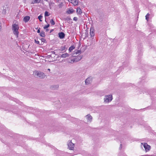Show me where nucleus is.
I'll return each mask as SVG.
<instances>
[{
  "mask_svg": "<svg viewBox=\"0 0 156 156\" xmlns=\"http://www.w3.org/2000/svg\"><path fill=\"white\" fill-rule=\"evenodd\" d=\"M19 29V27L18 25L16 23L13 24L12 26V30L13 33L17 37H18L19 32L18 30Z\"/></svg>",
  "mask_w": 156,
  "mask_h": 156,
  "instance_id": "1",
  "label": "nucleus"
},
{
  "mask_svg": "<svg viewBox=\"0 0 156 156\" xmlns=\"http://www.w3.org/2000/svg\"><path fill=\"white\" fill-rule=\"evenodd\" d=\"M34 73L35 76H37L40 78L44 79L46 76V75L43 73L39 71H34Z\"/></svg>",
  "mask_w": 156,
  "mask_h": 156,
  "instance_id": "2",
  "label": "nucleus"
},
{
  "mask_svg": "<svg viewBox=\"0 0 156 156\" xmlns=\"http://www.w3.org/2000/svg\"><path fill=\"white\" fill-rule=\"evenodd\" d=\"M74 57L73 59H72L70 60V61L69 62L71 63H73L74 62H76L80 60L83 57L82 55H78L77 56H73Z\"/></svg>",
  "mask_w": 156,
  "mask_h": 156,
  "instance_id": "3",
  "label": "nucleus"
},
{
  "mask_svg": "<svg viewBox=\"0 0 156 156\" xmlns=\"http://www.w3.org/2000/svg\"><path fill=\"white\" fill-rule=\"evenodd\" d=\"M112 95H106L104 98V102H109L112 99Z\"/></svg>",
  "mask_w": 156,
  "mask_h": 156,
  "instance_id": "4",
  "label": "nucleus"
},
{
  "mask_svg": "<svg viewBox=\"0 0 156 156\" xmlns=\"http://www.w3.org/2000/svg\"><path fill=\"white\" fill-rule=\"evenodd\" d=\"M68 147L69 149L73 150L74 149V144L71 141H70L68 143Z\"/></svg>",
  "mask_w": 156,
  "mask_h": 156,
  "instance_id": "5",
  "label": "nucleus"
},
{
  "mask_svg": "<svg viewBox=\"0 0 156 156\" xmlns=\"http://www.w3.org/2000/svg\"><path fill=\"white\" fill-rule=\"evenodd\" d=\"M143 146L144 148H145L146 151H148L150 150L151 146L150 145H148L147 143H144L143 144Z\"/></svg>",
  "mask_w": 156,
  "mask_h": 156,
  "instance_id": "6",
  "label": "nucleus"
},
{
  "mask_svg": "<svg viewBox=\"0 0 156 156\" xmlns=\"http://www.w3.org/2000/svg\"><path fill=\"white\" fill-rule=\"evenodd\" d=\"M85 117L87 120L88 122L90 123L92 121V117L90 114H88L85 116Z\"/></svg>",
  "mask_w": 156,
  "mask_h": 156,
  "instance_id": "7",
  "label": "nucleus"
},
{
  "mask_svg": "<svg viewBox=\"0 0 156 156\" xmlns=\"http://www.w3.org/2000/svg\"><path fill=\"white\" fill-rule=\"evenodd\" d=\"M90 36L92 38V37H94L95 34H94V27H91L90 30Z\"/></svg>",
  "mask_w": 156,
  "mask_h": 156,
  "instance_id": "8",
  "label": "nucleus"
},
{
  "mask_svg": "<svg viewBox=\"0 0 156 156\" xmlns=\"http://www.w3.org/2000/svg\"><path fill=\"white\" fill-rule=\"evenodd\" d=\"M92 82V78L90 77L87 78L85 80V83L86 85Z\"/></svg>",
  "mask_w": 156,
  "mask_h": 156,
  "instance_id": "9",
  "label": "nucleus"
},
{
  "mask_svg": "<svg viewBox=\"0 0 156 156\" xmlns=\"http://www.w3.org/2000/svg\"><path fill=\"white\" fill-rule=\"evenodd\" d=\"M69 2L70 1V2L73 3L74 5H77L78 3V0H68Z\"/></svg>",
  "mask_w": 156,
  "mask_h": 156,
  "instance_id": "10",
  "label": "nucleus"
},
{
  "mask_svg": "<svg viewBox=\"0 0 156 156\" xmlns=\"http://www.w3.org/2000/svg\"><path fill=\"white\" fill-rule=\"evenodd\" d=\"M65 36V34L62 32H60V33H59V34H58L59 37L60 39H62Z\"/></svg>",
  "mask_w": 156,
  "mask_h": 156,
  "instance_id": "11",
  "label": "nucleus"
},
{
  "mask_svg": "<svg viewBox=\"0 0 156 156\" xmlns=\"http://www.w3.org/2000/svg\"><path fill=\"white\" fill-rule=\"evenodd\" d=\"M30 17L29 16H25L23 19V21L25 23L28 22L30 20Z\"/></svg>",
  "mask_w": 156,
  "mask_h": 156,
  "instance_id": "12",
  "label": "nucleus"
},
{
  "mask_svg": "<svg viewBox=\"0 0 156 156\" xmlns=\"http://www.w3.org/2000/svg\"><path fill=\"white\" fill-rule=\"evenodd\" d=\"M8 9V8L6 7H4L2 11V13L3 14H5L6 13V10Z\"/></svg>",
  "mask_w": 156,
  "mask_h": 156,
  "instance_id": "13",
  "label": "nucleus"
},
{
  "mask_svg": "<svg viewBox=\"0 0 156 156\" xmlns=\"http://www.w3.org/2000/svg\"><path fill=\"white\" fill-rule=\"evenodd\" d=\"M76 12L78 14H81L82 13L81 9L80 7H78L76 9Z\"/></svg>",
  "mask_w": 156,
  "mask_h": 156,
  "instance_id": "14",
  "label": "nucleus"
},
{
  "mask_svg": "<svg viewBox=\"0 0 156 156\" xmlns=\"http://www.w3.org/2000/svg\"><path fill=\"white\" fill-rule=\"evenodd\" d=\"M65 21H67L68 23H70L71 20V19L69 17H67L64 18Z\"/></svg>",
  "mask_w": 156,
  "mask_h": 156,
  "instance_id": "15",
  "label": "nucleus"
},
{
  "mask_svg": "<svg viewBox=\"0 0 156 156\" xmlns=\"http://www.w3.org/2000/svg\"><path fill=\"white\" fill-rule=\"evenodd\" d=\"M69 56V54L67 53L63 54H62L61 56V58H65Z\"/></svg>",
  "mask_w": 156,
  "mask_h": 156,
  "instance_id": "16",
  "label": "nucleus"
},
{
  "mask_svg": "<svg viewBox=\"0 0 156 156\" xmlns=\"http://www.w3.org/2000/svg\"><path fill=\"white\" fill-rule=\"evenodd\" d=\"M58 87V85H54L52 86L51 87V88L55 90L57 89Z\"/></svg>",
  "mask_w": 156,
  "mask_h": 156,
  "instance_id": "17",
  "label": "nucleus"
},
{
  "mask_svg": "<svg viewBox=\"0 0 156 156\" xmlns=\"http://www.w3.org/2000/svg\"><path fill=\"white\" fill-rule=\"evenodd\" d=\"M40 36L43 37H44L45 36V34L44 32L42 31L40 34Z\"/></svg>",
  "mask_w": 156,
  "mask_h": 156,
  "instance_id": "18",
  "label": "nucleus"
},
{
  "mask_svg": "<svg viewBox=\"0 0 156 156\" xmlns=\"http://www.w3.org/2000/svg\"><path fill=\"white\" fill-rule=\"evenodd\" d=\"M73 12V9H69L67 11V13L68 14H71Z\"/></svg>",
  "mask_w": 156,
  "mask_h": 156,
  "instance_id": "19",
  "label": "nucleus"
},
{
  "mask_svg": "<svg viewBox=\"0 0 156 156\" xmlns=\"http://www.w3.org/2000/svg\"><path fill=\"white\" fill-rule=\"evenodd\" d=\"M75 48V47L73 45H72L69 47V52H71V51Z\"/></svg>",
  "mask_w": 156,
  "mask_h": 156,
  "instance_id": "20",
  "label": "nucleus"
},
{
  "mask_svg": "<svg viewBox=\"0 0 156 156\" xmlns=\"http://www.w3.org/2000/svg\"><path fill=\"white\" fill-rule=\"evenodd\" d=\"M41 1V0H34L32 2V3H39Z\"/></svg>",
  "mask_w": 156,
  "mask_h": 156,
  "instance_id": "21",
  "label": "nucleus"
},
{
  "mask_svg": "<svg viewBox=\"0 0 156 156\" xmlns=\"http://www.w3.org/2000/svg\"><path fill=\"white\" fill-rule=\"evenodd\" d=\"M81 51L80 50H79L77 51H75L74 54L76 55H77V54H80L81 53Z\"/></svg>",
  "mask_w": 156,
  "mask_h": 156,
  "instance_id": "22",
  "label": "nucleus"
},
{
  "mask_svg": "<svg viewBox=\"0 0 156 156\" xmlns=\"http://www.w3.org/2000/svg\"><path fill=\"white\" fill-rule=\"evenodd\" d=\"M150 15V14L149 13H148L145 16L146 19L147 21H148L149 19V17Z\"/></svg>",
  "mask_w": 156,
  "mask_h": 156,
  "instance_id": "23",
  "label": "nucleus"
},
{
  "mask_svg": "<svg viewBox=\"0 0 156 156\" xmlns=\"http://www.w3.org/2000/svg\"><path fill=\"white\" fill-rule=\"evenodd\" d=\"M50 14H49V13L47 11H45L44 13V16L45 17L48 16H49Z\"/></svg>",
  "mask_w": 156,
  "mask_h": 156,
  "instance_id": "24",
  "label": "nucleus"
},
{
  "mask_svg": "<svg viewBox=\"0 0 156 156\" xmlns=\"http://www.w3.org/2000/svg\"><path fill=\"white\" fill-rule=\"evenodd\" d=\"M50 23L52 25H54L55 24V22L53 19H51L50 21Z\"/></svg>",
  "mask_w": 156,
  "mask_h": 156,
  "instance_id": "25",
  "label": "nucleus"
},
{
  "mask_svg": "<svg viewBox=\"0 0 156 156\" xmlns=\"http://www.w3.org/2000/svg\"><path fill=\"white\" fill-rule=\"evenodd\" d=\"M42 16H41V15H40L39 16H38V19H39V20L40 21H41V22L42 21V20H41V19H42Z\"/></svg>",
  "mask_w": 156,
  "mask_h": 156,
  "instance_id": "26",
  "label": "nucleus"
},
{
  "mask_svg": "<svg viewBox=\"0 0 156 156\" xmlns=\"http://www.w3.org/2000/svg\"><path fill=\"white\" fill-rule=\"evenodd\" d=\"M65 46H62L61 48V50L62 51H63L65 50Z\"/></svg>",
  "mask_w": 156,
  "mask_h": 156,
  "instance_id": "27",
  "label": "nucleus"
},
{
  "mask_svg": "<svg viewBox=\"0 0 156 156\" xmlns=\"http://www.w3.org/2000/svg\"><path fill=\"white\" fill-rule=\"evenodd\" d=\"M62 5H63V3H62H62H61L60 4H59L58 6L59 7V8H61L62 7Z\"/></svg>",
  "mask_w": 156,
  "mask_h": 156,
  "instance_id": "28",
  "label": "nucleus"
},
{
  "mask_svg": "<svg viewBox=\"0 0 156 156\" xmlns=\"http://www.w3.org/2000/svg\"><path fill=\"white\" fill-rule=\"evenodd\" d=\"M50 26V25L49 24H48L47 25L45 26L44 27V29H46V28H48Z\"/></svg>",
  "mask_w": 156,
  "mask_h": 156,
  "instance_id": "29",
  "label": "nucleus"
},
{
  "mask_svg": "<svg viewBox=\"0 0 156 156\" xmlns=\"http://www.w3.org/2000/svg\"><path fill=\"white\" fill-rule=\"evenodd\" d=\"M41 41L43 42H45L46 41L45 39L43 38H42L41 39Z\"/></svg>",
  "mask_w": 156,
  "mask_h": 156,
  "instance_id": "30",
  "label": "nucleus"
},
{
  "mask_svg": "<svg viewBox=\"0 0 156 156\" xmlns=\"http://www.w3.org/2000/svg\"><path fill=\"white\" fill-rule=\"evenodd\" d=\"M73 20L75 21H77L78 20V18L76 17H74L73 18Z\"/></svg>",
  "mask_w": 156,
  "mask_h": 156,
  "instance_id": "31",
  "label": "nucleus"
},
{
  "mask_svg": "<svg viewBox=\"0 0 156 156\" xmlns=\"http://www.w3.org/2000/svg\"><path fill=\"white\" fill-rule=\"evenodd\" d=\"M35 42L37 44H39V41H37L36 40H35Z\"/></svg>",
  "mask_w": 156,
  "mask_h": 156,
  "instance_id": "32",
  "label": "nucleus"
},
{
  "mask_svg": "<svg viewBox=\"0 0 156 156\" xmlns=\"http://www.w3.org/2000/svg\"><path fill=\"white\" fill-rule=\"evenodd\" d=\"M122 148V144H120V146L119 147V149L121 150V149Z\"/></svg>",
  "mask_w": 156,
  "mask_h": 156,
  "instance_id": "33",
  "label": "nucleus"
},
{
  "mask_svg": "<svg viewBox=\"0 0 156 156\" xmlns=\"http://www.w3.org/2000/svg\"><path fill=\"white\" fill-rule=\"evenodd\" d=\"M40 28H39L38 29V30H37V32L38 33H40Z\"/></svg>",
  "mask_w": 156,
  "mask_h": 156,
  "instance_id": "34",
  "label": "nucleus"
},
{
  "mask_svg": "<svg viewBox=\"0 0 156 156\" xmlns=\"http://www.w3.org/2000/svg\"><path fill=\"white\" fill-rule=\"evenodd\" d=\"M1 28H2V27H1V22H0V31L1 30Z\"/></svg>",
  "mask_w": 156,
  "mask_h": 156,
  "instance_id": "35",
  "label": "nucleus"
},
{
  "mask_svg": "<svg viewBox=\"0 0 156 156\" xmlns=\"http://www.w3.org/2000/svg\"><path fill=\"white\" fill-rule=\"evenodd\" d=\"M45 29H46V32H48V29L46 28Z\"/></svg>",
  "mask_w": 156,
  "mask_h": 156,
  "instance_id": "36",
  "label": "nucleus"
},
{
  "mask_svg": "<svg viewBox=\"0 0 156 156\" xmlns=\"http://www.w3.org/2000/svg\"><path fill=\"white\" fill-rule=\"evenodd\" d=\"M53 31V29H51V30H50V33H51Z\"/></svg>",
  "mask_w": 156,
  "mask_h": 156,
  "instance_id": "37",
  "label": "nucleus"
},
{
  "mask_svg": "<svg viewBox=\"0 0 156 156\" xmlns=\"http://www.w3.org/2000/svg\"><path fill=\"white\" fill-rule=\"evenodd\" d=\"M145 156H150V155H146Z\"/></svg>",
  "mask_w": 156,
  "mask_h": 156,
  "instance_id": "38",
  "label": "nucleus"
},
{
  "mask_svg": "<svg viewBox=\"0 0 156 156\" xmlns=\"http://www.w3.org/2000/svg\"><path fill=\"white\" fill-rule=\"evenodd\" d=\"M48 71H50V69H48Z\"/></svg>",
  "mask_w": 156,
  "mask_h": 156,
  "instance_id": "39",
  "label": "nucleus"
},
{
  "mask_svg": "<svg viewBox=\"0 0 156 156\" xmlns=\"http://www.w3.org/2000/svg\"><path fill=\"white\" fill-rule=\"evenodd\" d=\"M44 0L46 1H47V2H48V0Z\"/></svg>",
  "mask_w": 156,
  "mask_h": 156,
  "instance_id": "40",
  "label": "nucleus"
}]
</instances>
